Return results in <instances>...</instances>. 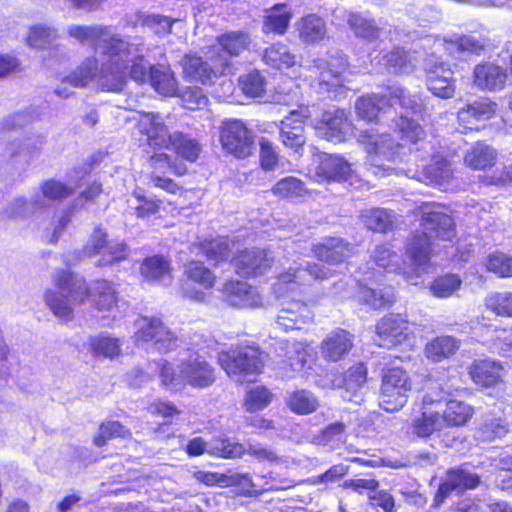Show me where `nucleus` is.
Returning <instances> with one entry per match:
<instances>
[{
	"label": "nucleus",
	"mask_w": 512,
	"mask_h": 512,
	"mask_svg": "<svg viewBox=\"0 0 512 512\" xmlns=\"http://www.w3.org/2000/svg\"><path fill=\"white\" fill-rule=\"evenodd\" d=\"M421 210V229L412 234L406 245V252L417 268L429 261L431 245L435 239H452L455 225L451 216L439 206L425 204Z\"/></svg>",
	"instance_id": "nucleus-1"
},
{
	"label": "nucleus",
	"mask_w": 512,
	"mask_h": 512,
	"mask_svg": "<svg viewBox=\"0 0 512 512\" xmlns=\"http://www.w3.org/2000/svg\"><path fill=\"white\" fill-rule=\"evenodd\" d=\"M53 279L57 291L48 290L45 301L56 317L71 320L74 307L89 297L90 287L83 277L63 269L56 271Z\"/></svg>",
	"instance_id": "nucleus-2"
},
{
	"label": "nucleus",
	"mask_w": 512,
	"mask_h": 512,
	"mask_svg": "<svg viewBox=\"0 0 512 512\" xmlns=\"http://www.w3.org/2000/svg\"><path fill=\"white\" fill-rule=\"evenodd\" d=\"M159 376L166 386H177L186 383L196 388H206L215 382V370L198 353L186 350L179 359V372L176 373L172 365L166 360L157 362Z\"/></svg>",
	"instance_id": "nucleus-3"
},
{
	"label": "nucleus",
	"mask_w": 512,
	"mask_h": 512,
	"mask_svg": "<svg viewBox=\"0 0 512 512\" xmlns=\"http://www.w3.org/2000/svg\"><path fill=\"white\" fill-rule=\"evenodd\" d=\"M107 61L98 67L95 57L86 58L71 74L64 78L71 87L84 88L91 81L97 83L107 91L121 92L124 89V66L119 64V59H112V55H106Z\"/></svg>",
	"instance_id": "nucleus-4"
},
{
	"label": "nucleus",
	"mask_w": 512,
	"mask_h": 512,
	"mask_svg": "<svg viewBox=\"0 0 512 512\" xmlns=\"http://www.w3.org/2000/svg\"><path fill=\"white\" fill-rule=\"evenodd\" d=\"M107 232L101 227H97L89 237L86 245L74 251L67 259L68 265H76L84 258L100 255L101 258L96 262L98 267L112 265L126 259L128 255L127 246L123 242L108 241Z\"/></svg>",
	"instance_id": "nucleus-5"
},
{
	"label": "nucleus",
	"mask_w": 512,
	"mask_h": 512,
	"mask_svg": "<svg viewBox=\"0 0 512 512\" xmlns=\"http://www.w3.org/2000/svg\"><path fill=\"white\" fill-rule=\"evenodd\" d=\"M220 366L228 376L243 382L247 375L258 374L264 366L263 353L256 346H239L218 354Z\"/></svg>",
	"instance_id": "nucleus-6"
},
{
	"label": "nucleus",
	"mask_w": 512,
	"mask_h": 512,
	"mask_svg": "<svg viewBox=\"0 0 512 512\" xmlns=\"http://www.w3.org/2000/svg\"><path fill=\"white\" fill-rule=\"evenodd\" d=\"M357 140L365 146L369 164L378 170H394L395 165L402 161L398 152L400 145L395 146L389 134L360 131Z\"/></svg>",
	"instance_id": "nucleus-7"
},
{
	"label": "nucleus",
	"mask_w": 512,
	"mask_h": 512,
	"mask_svg": "<svg viewBox=\"0 0 512 512\" xmlns=\"http://www.w3.org/2000/svg\"><path fill=\"white\" fill-rule=\"evenodd\" d=\"M68 34L81 43L91 45L104 55H112L114 62L123 53H128L126 41L111 32L109 27L102 25H73L68 28Z\"/></svg>",
	"instance_id": "nucleus-8"
},
{
	"label": "nucleus",
	"mask_w": 512,
	"mask_h": 512,
	"mask_svg": "<svg viewBox=\"0 0 512 512\" xmlns=\"http://www.w3.org/2000/svg\"><path fill=\"white\" fill-rule=\"evenodd\" d=\"M412 389L409 373L399 367L386 370L382 375L379 406L387 412L401 410L407 403Z\"/></svg>",
	"instance_id": "nucleus-9"
},
{
	"label": "nucleus",
	"mask_w": 512,
	"mask_h": 512,
	"mask_svg": "<svg viewBox=\"0 0 512 512\" xmlns=\"http://www.w3.org/2000/svg\"><path fill=\"white\" fill-rule=\"evenodd\" d=\"M253 130L238 119H225L220 126V141L223 149L237 158L249 156L254 146Z\"/></svg>",
	"instance_id": "nucleus-10"
},
{
	"label": "nucleus",
	"mask_w": 512,
	"mask_h": 512,
	"mask_svg": "<svg viewBox=\"0 0 512 512\" xmlns=\"http://www.w3.org/2000/svg\"><path fill=\"white\" fill-rule=\"evenodd\" d=\"M136 342L151 343L160 353L172 351L180 346L182 341L159 318L143 317L138 321Z\"/></svg>",
	"instance_id": "nucleus-11"
},
{
	"label": "nucleus",
	"mask_w": 512,
	"mask_h": 512,
	"mask_svg": "<svg viewBox=\"0 0 512 512\" xmlns=\"http://www.w3.org/2000/svg\"><path fill=\"white\" fill-rule=\"evenodd\" d=\"M43 144L42 136L25 133L7 143L3 157L13 165L25 167L39 157Z\"/></svg>",
	"instance_id": "nucleus-12"
},
{
	"label": "nucleus",
	"mask_w": 512,
	"mask_h": 512,
	"mask_svg": "<svg viewBox=\"0 0 512 512\" xmlns=\"http://www.w3.org/2000/svg\"><path fill=\"white\" fill-rule=\"evenodd\" d=\"M313 114L314 112L309 106L301 105L281 121L280 138L287 148L298 152L303 147L306 142L304 123Z\"/></svg>",
	"instance_id": "nucleus-13"
},
{
	"label": "nucleus",
	"mask_w": 512,
	"mask_h": 512,
	"mask_svg": "<svg viewBox=\"0 0 512 512\" xmlns=\"http://www.w3.org/2000/svg\"><path fill=\"white\" fill-rule=\"evenodd\" d=\"M313 125L319 136L333 143L345 141L354 131L348 115L339 109L325 111L320 120H314Z\"/></svg>",
	"instance_id": "nucleus-14"
},
{
	"label": "nucleus",
	"mask_w": 512,
	"mask_h": 512,
	"mask_svg": "<svg viewBox=\"0 0 512 512\" xmlns=\"http://www.w3.org/2000/svg\"><path fill=\"white\" fill-rule=\"evenodd\" d=\"M171 117L160 113L145 112L139 120L142 133L147 136L150 146L169 148L178 132L170 130Z\"/></svg>",
	"instance_id": "nucleus-15"
},
{
	"label": "nucleus",
	"mask_w": 512,
	"mask_h": 512,
	"mask_svg": "<svg viewBox=\"0 0 512 512\" xmlns=\"http://www.w3.org/2000/svg\"><path fill=\"white\" fill-rule=\"evenodd\" d=\"M426 85L435 96L448 99L454 96L456 79L452 69L444 62H428L426 67Z\"/></svg>",
	"instance_id": "nucleus-16"
},
{
	"label": "nucleus",
	"mask_w": 512,
	"mask_h": 512,
	"mask_svg": "<svg viewBox=\"0 0 512 512\" xmlns=\"http://www.w3.org/2000/svg\"><path fill=\"white\" fill-rule=\"evenodd\" d=\"M314 63L319 72L318 85L322 92H329L332 88L343 85L344 74L348 67L345 56L329 55L327 58L315 60Z\"/></svg>",
	"instance_id": "nucleus-17"
},
{
	"label": "nucleus",
	"mask_w": 512,
	"mask_h": 512,
	"mask_svg": "<svg viewBox=\"0 0 512 512\" xmlns=\"http://www.w3.org/2000/svg\"><path fill=\"white\" fill-rule=\"evenodd\" d=\"M314 63L319 72L318 85L322 92H329L332 88L343 85L344 74L348 67L345 56L329 55L327 58L315 60Z\"/></svg>",
	"instance_id": "nucleus-18"
},
{
	"label": "nucleus",
	"mask_w": 512,
	"mask_h": 512,
	"mask_svg": "<svg viewBox=\"0 0 512 512\" xmlns=\"http://www.w3.org/2000/svg\"><path fill=\"white\" fill-rule=\"evenodd\" d=\"M274 261L271 252L266 249H245L238 252L232 264L235 271L242 276H255L269 269Z\"/></svg>",
	"instance_id": "nucleus-19"
},
{
	"label": "nucleus",
	"mask_w": 512,
	"mask_h": 512,
	"mask_svg": "<svg viewBox=\"0 0 512 512\" xmlns=\"http://www.w3.org/2000/svg\"><path fill=\"white\" fill-rule=\"evenodd\" d=\"M186 451L190 456H199L208 452L222 458H237L244 454V447L243 444L229 439H216L208 446L201 437H196L188 442Z\"/></svg>",
	"instance_id": "nucleus-20"
},
{
	"label": "nucleus",
	"mask_w": 512,
	"mask_h": 512,
	"mask_svg": "<svg viewBox=\"0 0 512 512\" xmlns=\"http://www.w3.org/2000/svg\"><path fill=\"white\" fill-rule=\"evenodd\" d=\"M224 300L233 307H260L263 298L258 290L243 281H227L222 288Z\"/></svg>",
	"instance_id": "nucleus-21"
},
{
	"label": "nucleus",
	"mask_w": 512,
	"mask_h": 512,
	"mask_svg": "<svg viewBox=\"0 0 512 512\" xmlns=\"http://www.w3.org/2000/svg\"><path fill=\"white\" fill-rule=\"evenodd\" d=\"M408 323L401 315L384 316L377 324V344L391 348L402 343L407 337Z\"/></svg>",
	"instance_id": "nucleus-22"
},
{
	"label": "nucleus",
	"mask_w": 512,
	"mask_h": 512,
	"mask_svg": "<svg viewBox=\"0 0 512 512\" xmlns=\"http://www.w3.org/2000/svg\"><path fill=\"white\" fill-rule=\"evenodd\" d=\"M186 282L183 284L184 295L195 301H203L205 293L189 288V282L199 284L203 289H210L215 283L214 274L199 261H191L185 266Z\"/></svg>",
	"instance_id": "nucleus-23"
},
{
	"label": "nucleus",
	"mask_w": 512,
	"mask_h": 512,
	"mask_svg": "<svg viewBox=\"0 0 512 512\" xmlns=\"http://www.w3.org/2000/svg\"><path fill=\"white\" fill-rule=\"evenodd\" d=\"M354 345V335L344 329H337L322 341L321 353L326 360L339 361L344 358Z\"/></svg>",
	"instance_id": "nucleus-24"
},
{
	"label": "nucleus",
	"mask_w": 512,
	"mask_h": 512,
	"mask_svg": "<svg viewBox=\"0 0 512 512\" xmlns=\"http://www.w3.org/2000/svg\"><path fill=\"white\" fill-rule=\"evenodd\" d=\"M354 170L352 164L339 155H325L316 168V175L328 182L347 181Z\"/></svg>",
	"instance_id": "nucleus-25"
},
{
	"label": "nucleus",
	"mask_w": 512,
	"mask_h": 512,
	"mask_svg": "<svg viewBox=\"0 0 512 512\" xmlns=\"http://www.w3.org/2000/svg\"><path fill=\"white\" fill-rule=\"evenodd\" d=\"M311 318L312 313L306 303L291 300L282 304L277 316V324L285 330L300 329L301 325Z\"/></svg>",
	"instance_id": "nucleus-26"
},
{
	"label": "nucleus",
	"mask_w": 512,
	"mask_h": 512,
	"mask_svg": "<svg viewBox=\"0 0 512 512\" xmlns=\"http://www.w3.org/2000/svg\"><path fill=\"white\" fill-rule=\"evenodd\" d=\"M367 381V369L363 364H357L349 368L346 373L335 380L334 385L344 389L342 397L348 401L360 402L361 390Z\"/></svg>",
	"instance_id": "nucleus-27"
},
{
	"label": "nucleus",
	"mask_w": 512,
	"mask_h": 512,
	"mask_svg": "<svg viewBox=\"0 0 512 512\" xmlns=\"http://www.w3.org/2000/svg\"><path fill=\"white\" fill-rule=\"evenodd\" d=\"M349 243L341 238L329 237L313 246L314 256L330 265L345 261L350 255Z\"/></svg>",
	"instance_id": "nucleus-28"
},
{
	"label": "nucleus",
	"mask_w": 512,
	"mask_h": 512,
	"mask_svg": "<svg viewBox=\"0 0 512 512\" xmlns=\"http://www.w3.org/2000/svg\"><path fill=\"white\" fill-rule=\"evenodd\" d=\"M508 75L506 69L493 63L479 64L474 69V83L483 90L503 89Z\"/></svg>",
	"instance_id": "nucleus-29"
},
{
	"label": "nucleus",
	"mask_w": 512,
	"mask_h": 512,
	"mask_svg": "<svg viewBox=\"0 0 512 512\" xmlns=\"http://www.w3.org/2000/svg\"><path fill=\"white\" fill-rule=\"evenodd\" d=\"M128 53H123L119 56V64L124 66V86L126 85L127 70L130 65V77L137 81L143 82L148 78L151 79V70L153 69L148 62H146L143 56L139 53L138 48L126 42Z\"/></svg>",
	"instance_id": "nucleus-30"
},
{
	"label": "nucleus",
	"mask_w": 512,
	"mask_h": 512,
	"mask_svg": "<svg viewBox=\"0 0 512 512\" xmlns=\"http://www.w3.org/2000/svg\"><path fill=\"white\" fill-rule=\"evenodd\" d=\"M306 274H309L314 279L322 280L329 277L330 270L315 263H306L305 266L299 265L290 267L287 271L278 276V283L275 285L276 291L281 290L282 285L305 283Z\"/></svg>",
	"instance_id": "nucleus-31"
},
{
	"label": "nucleus",
	"mask_w": 512,
	"mask_h": 512,
	"mask_svg": "<svg viewBox=\"0 0 512 512\" xmlns=\"http://www.w3.org/2000/svg\"><path fill=\"white\" fill-rule=\"evenodd\" d=\"M504 367L496 361L484 359L475 361L470 367L472 380L480 386L491 387L502 381Z\"/></svg>",
	"instance_id": "nucleus-32"
},
{
	"label": "nucleus",
	"mask_w": 512,
	"mask_h": 512,
	"mask_svg": "<svg viewBox=\"0 0 512 512\" xmlns=\"http://www.w3.org/2000/svg\"><path fill=\"white\" fill-rule=\"evenodd\" d=\"M45 210L43 202L34 194L30 199L18 197L11 201L4 210L7 218L24 221L35 217Z\"/></svg>",
	"instance_id": "nucleus-33"
},
{
	"label": "nucleus",
	"mask_w": 512,
	"mask_h": 512,
	"mask_svg": "<svg viewBox=\"0 0 512 512\" xmlns=\"http://www.w3.org/2000/svg\"><path fill=\"white\" fill-rule=\"evenodd\" d=\"M497 107V104L490 99L481 98L461 108L457 113V117L459 122L467 127L476 121L492 118L496 114Z\"/></svg>",
	"instance_id": "nucleus-34"
},
{
	"label": "nucleus",
	"mask_w": 512,
	"mask_h": 512,
	"mask_svg": "<svg viewBox=\"0 0 512 512\" xmlns=\"http://www.w3.org/2000/svg\"><path fill=\"white\" fill-rule=\"evenodd\" d=\"M307 355V351L302 343L296 341L287 342L285 353L277 355L276 364L284 375L289 376V372L299 371L304 367Z\"/></svg>",
	"instance_id": "nucleus-35"
},
{
	"label": "nucleus",
	"mask_w": 512,
	"mask_h": 512,
	"mask_svg": "<svg viewBox=\"0 0 512 512\" xmlns=\"http://www.w3.org/2000/svg\"><path fill=\"white\" fill-rule=\"evenodd\" d=\"M184 77L190 81L208 84L216 76L210 65L196 54H186L180 61Z\"/></svg>",
	"instance_id": "nucleus-36"
},
{
	"label": "nucleus",
	"mask_w": 512,
	"mask_h": 512,
	"mask_svg": "<svg viewBox=\"0 0 512 512\" xmlns=\"http://www.w3.org/2000/svg\"><path fill=\"white\" fill-rule=\"evenodd\" d=\"M444 428V419L438 411L422 406L420 416L415 417L411 423L413 435L421 438L430 437L433 433Z\"/></svg>",
	"instance_id": "nucleus-37"
},
{
	"label": "nucleus",
	"mask_w": 512,
	"mask_h": 512,
	"mask_svg": "<svg viewBox=\"0 0 512 512\" xmlns=\"http://www.w3.org/2000/svg\"><path fill=\"white\" fill-rule=\"evenodd\" d=\"M92 304L99 311H109L117 303V294L113 285L106 280H96L90 288Z\"/></svg>",
	"instance_id": "nucleus-38"
},
{
	"label": "nucleus",
	"mask_w": 512,
	"mask_h": 512,
	"mask_svg": "<svg viewBox=\"0 0 512 512\" xmlns=\"http://www.w3.org/2000/svg\"><path fill=\"white\" fill-rule=\"evenodd\" d=\"M460 348V341L452 336H440L427 343L425 355L433 362H440L443 359L454 355Z\"/></svg>",
	"instance_id": "nucleus-39"
},
{
	"label": "nucleus",
	"mask_w": 512,
	"mask_h": 512,
	"mask_svg": "<svg viewBox=\"0 0 512 512\" xmlns=\"http://www.w3.org/2000/svg\"><path fill=\"white\" fill-rule=\"evenodd\" d=\"M299 38L306 43H315L324 39L326 35V25L317 15L310 14L303 17L296 24Z\"/></svg>",
	"instance_id": "nucleus-40"
},
{
	"label": "nucleus",
	"mask_w": 512,
	"mask_h": 512,
	"mask_svg": "<svg viewBox=\"0 0 512 512\" xmlns=\"http://www.w3.org/2000/svg\"><path fill=\"white\" fill-rule=\"evenodd\" d=\"M496 150L484 142H477L466 153L464 161L473 169H485L494 165Z\"/></svg>",
	"instance_id": "nucleus-41"
},
{
	"label": "nucleus",
	"mask_w": 512,
	"mask_h": 512,
	"mask_svg": "<svg viewBox=\"0 0 512 512\" xmlns=\"http://www.w3.org/2000/svg\"><path fill=\"white\" fill-rule=\"evenodd\" d=\"M381 63L389 73L393 74L409 73L413 67L411 56L400 47L385 53L381 58Z\"/></svg>",
	"instance_id": "nucleus-42"
},
{
	"label": "nucleus",
	"mask_w": 512,
	"mask_h": 512,
	"mask_svg": "<svg viewBox=\"0 0 512 512\" xmlns=\"http://www.w3.org/2000/svg\"><path fill=\"white\" fill-rule=\"evenodd\" d=\"M72 193V188L54 179L43 181L39 186V192L35 193L47 209L52 202L64 199Z\"/></svg>",
	"instance_id": "nucleus-43"
},
{
	"label": "nucleus",
	"mask_w": 512,
	"mask_h": 512,
	"mask_svg": "<svg viewBox=\"0 0 512 512\" xmlns=\"http://www.w3.org/2000/svg\"><path fill=\"white\" fill-rule=\"evenodd\" d=\"M290 410L299 415H307L315 412L319 406L317 397L308 390L292 392L287 400Z\"/></svg>",
	"instance_id": "nucleus-44"
},
{
	"label": "nucleus",
	"mask_w": 512,
	"mask_h": 512,
	"mask_svg": "<svg viewBox=\"0 0 512 512\" xmlns=\"http://www.w3.org/2000/svg\"><path fill=\"white\" fill-rule=\"evenodd\" d=\"M57 37L56 29L38 24L29 28L26 44L33 49L45 50L52 46Z\"/></svg>",
	"instance_id": "nucleus-45"
},
{
	"label": "nucleus",
	"mask_w": 512,
	"mask_h": 512,
	"mask_svg": "<svg viewBox=\"0 0 512 512\" xmlns=\"http://www.w3.org/2000/svg\"><path fill=\"white\" fill-rule=\"evenodd\" d=\"M348 24L355 36L368 41L376 40L380 35V27L374 19L363 17L357 13L348 16Z\"/></svg>",
	"instance_id": "nucleus-46"
},
{
	"label": "nucleus",
	"mask_w": 512,
	"mask_h": 512,
	"mask_svg": "<svg viewBox=\"0 0 512 512\" xmlns=\"http://www.w3.org/2000/svg\"><path fill=\"white\" fill-rule=\"evenodd\" d=\"M263 60L266 64L276 69L289 68L295 64V56L282 43H276L266 48Z\"/></svg>",
	"instance_id": "nucleus-47"
},
{
	"label": "nucleus",
	"mask_w": 512,
	"mask_h": 512,
	"mask_svg": "<svg viewBox=\"0 0 512 512\" xmlns=\"http://www.w3.org/2000/svg\"><path fill=\"white\" fill-rule=\"evenodd\" d=\"M292 14L287 10L286 5H276L265 18L263 31L284 34L289 26Z\"/></svg>",
	"instance_id": "nucleus-48"
},
{
	"label": "nucleus",
	"mask_w": 512,
	"mask_h": 512,
	"mask_svg": "<svg viewBox=\"0 0 512 512\" xmlns=\"http://www.w3.org/2000/svg\"><path fill=\"white\" fill-rule=\"evenodd\" d=\"M472 414V408L465 402L449 400L441 416L444 419V427L462 426L471 418Z\"/></svg>",
	"instance_id": "nucleus-49"
},
{
	"label": "nucleus",
	"mask_w": 512,
	"mask_h": 512,
	"mask_svg": "<svg viewBox=\"0 0 512 512\" xmlns=\"http://www.w3.org/2000/svg\"><path fill=\"white\" fill-rule=\"evenodd\" d=\"M358 299L364 304L377 309L392 303L394 301V292L390 287L376 289L368 286H360Z\"/></svg>",
	"instance_id": "nucleus-50"
},
{
	"label": "nucleus",
	"mask_w": 512,
	"mask_h": 512,
	"mask_svg": "<svg viewBox=\"0 0 512 512\" xmlns=\"http://www.w3.org/2000/svg\"><path fill=\"white\" fill-rule=\"evenodd\" d=\"M151 82L156 91L164 96L177 94V80L174 73L167 67H156L151 70Z\"/></svg>",
	"instance_id": "nucleus-51"
},
{
	"label": "nucleus",
	"mask_w": 512,
	"mask_h": 512,
	"mask_svg": "<svg viewBox=\"0 0 512 512\" xmlns=\"http://www.w3.org/2000/svg\"><path fill=\"white\" fill-rule=\"evenodd\" d=\"M275 196L285 199L302 198L308 193L305 183L300 179L288 176L279 180L273 187Z\"/></svg>",
	"instance_id": "nucleus-52"
},
{
	"label": "nucleus",
	"mask_w": 512,
	"mask_h": 512,
	"mask_svg": "<svg viewBox=\"0 0 512 512\" xmlns=\"http://www.w3.org/2000/svg\"><path fill=\"white\" fill-rule=\"evenodd\" d=\"M217 41L230 56H238L249 47L251 39L246 32L231 31L217 37Z\"/></svg>",
	"instance_id": "nucleus-53"
},
{
	"label": "nucleus",
	"mask_w": 512,
	"mask_h": 512,
	"mask_svg": "<svg viewBox=\"0 0 512 512\" xmlns=\"http://www.w3.org/2000/svg\"><path fill=\"white\" fill-rule=\"evenodd\" d=\"M388 94L377 96H365L359 98L355 103L356 113L359 118L372 121L377 118L380 111L383 109L384 103L387 102Z\"/></svg>",
	"instance_id": "nucleus-54"
},
{
	"label": "nucleus",
	"mask_w": 512,
	"mask_h": 512,
	"mask_svg": "<svg viewBox=\"0 0 512 512\" xmlns=\"http://www.w3.org/2000/svg\"><path fill=\"white\" fill-rule=\"evenodd\" d=\"M387 102L391 106L398 104L407 110H411L413 116H421L423 111L420 99L409 95L408 92L401 87H394L390 89Z\"/></svg>",
	"instance_id": "nucleus-55"
},
{
	"label": "nucleus",
	"mask_w": 512,
	"mask_h": 512,
	"mask_svg": "<svg viewBox=\"0 0 512 512\" xmlns=\"http://www.w3.org/2000/svg\"><path fill=\"white\" fill-rule=\"evenodd\" d=\"M362 222L370 230L385 232L393 225V217L385 209L374 208L362 213Z\"/></svg>",
	"instance_id": "nucleus-56"
},
{
	"label": "nucleus",
	"mask_w": 512,
	"mask_h": 512,
	"mask_svg": "<svg viewBox=\"0 0 512 512\" xmlns=\"http://www.w3.org/2000/svg\"><path fill=\"white\" fill-rule=\"evenodd\" d=\"M141 273L148 280L162 279L169 275L170 264L162 256H153L142 263Z\"/></svg>",
	"instance_id": "nucleus-57"
},
{
	"label": "nucleus",
	"mask_w": 512,
	"mask_h": 512,
	"mask_svg": "<svg viewBox=\"0 0 512 512\" xmlns=\"http://www.w3.org/2000/svg\"><path fill=\"white\" fill-rule=\"evenodd\" d=\"M489 310L503 317H512V292L502 291L491 293L485 300Z\"/></svg>",
	"instance_id": "nucleus-58"
},
{
	"label": "nucleus",
	"mask_w": 512,
	"mask_h": 512,
	"mask_svg": "<svg viewBox=\"0 0 512 512\" xmlns=\"http://www.w3.org/2000/svg\"><path fill=\"white\" fill-rule=\"evenodd\" d=\"M170 146L173 147L179 156L191 162L198 158L201 151L200 144L195 139L185 136L180 132L176 134Z\"/></svg>",
	"instance_id": "nucleus-59"
},
{
	"label": "nucleus",
	"mask_w": 512,
	"mask_h": 512,
	"mask_svg": "<svg viewBox=\"0 0 512 512\" xmlns=\"http://www.w3.org/2000/svg\"><path fill=\"white\" fill-rule=\"evenodd\" d=\"M461 283L457 275L447 274L436 278L430 285V291L435 297L447 298L460 288Z\"/></svg>",
	"instance_id": "nucleus-60"
},
{
	"label": "nucleus",
	"mask_w": 512,
	"mask_h": 512,
	"mask_svg": "<svg viewBox=\"0 0 512 512\" xmlns=\"http://www.w3.org/2000/svg\"><path fill=\"white\" fill-rule=\"evenodd\" d=\"M373 258L377 266L389 272H399L402 269L400 255L386 245L377 246Z\"/></svg>",
	"instance_id": "nucleus-61"
},
{
	"label": "nucleus",
	"mask_w": 512,
	"mask_h": 512,
	"mask_svg": "<svg viewBox=\"0 0 512 512\" xmlns=\"http://www.w3.org/2000/svg\"><path fill=\"white\" fill-rule=\"evenodd\" d=\"M90 347L96 355L112 358L120 354L121 344L117 338L99 335L90 340Z\"/></svg>",
	"instance_id": "nucleus-62"
},
{
	"label": "nucleus",
	"mask_w": 512,
	"mask_h": 512,
	"mask_svg": "<svg viewBox=\"0 0 512 512\" xmlns=\"http://www.w3.org/2000/svg\"><path fill=\"white\" fill-rule=\"evenodd\" d=\"M447 478L456 490L473 489L480 483V477L464 468L451 469Z\"/></svg>",
	"instance_id": "nucleus-63"
},
{
	"label": "nucleus",
	"mask_w": 512,
	"mask_h": 512,
	"mask_svg": "<svg viewBox=\"0 0 512 512\" xmlns=\"http://www.w3.org/2000/svg\"><path fill=\"white\" fill-rule=\"evenodd\" d=\"M402 139L411 143H416L424 136V131L418 123V119L410 118L408 115H402L396 123Z\"/></svg>",
	"instance_id": "nucleus-64"
}]
</instances>
